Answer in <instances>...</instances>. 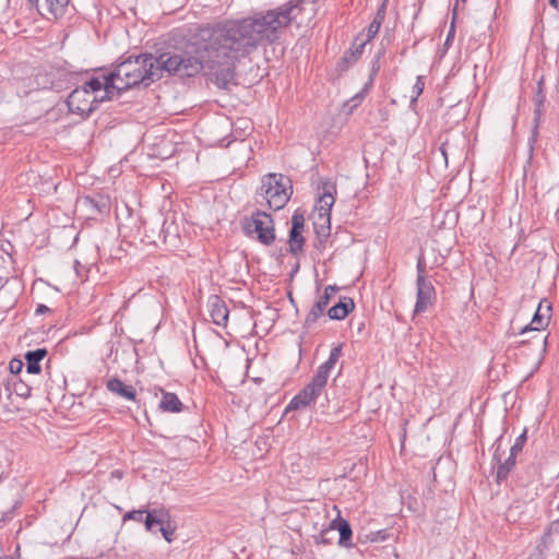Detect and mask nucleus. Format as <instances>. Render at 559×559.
Returning <instances> with one entry per match:
<instances>
[{
    "instance_id": "a211bd4d",
    "label": "nucleus",
    "mask_w": 559,
    "mask_h": 559,
    "mask_svg": "<svg viewBox=\"0 0 559 559\" xmlns=\"http://www.w3.org/2000/svg\"><path fill=\"white\" fill-rule=\"evenodd\" d=\"M48 350L46 348H37L29 350L25 354L26 371L31 374H37L40 372V361L47 356Z\"/></svg>"
},
{
    "instance_id": "c756f323",
    "label": "nucleus",
    "mask_w": 559,
    "mask_h": 559,
    "mask_svg": "<svg viewBox=\"0 0 559 559\" xmlns=\"http://www.w3.org/2000/svg\"><path fill=\"white\" fill-rule=\"evenodd\" d=\"M318 190L320 191V195L335 198L336 185L331 180L324 178L320 180Z\"/></svg>"
},
{
    "instance_id": "0eeeda50",
    "label": "nucleus",
    "mask_w": 559,
    "mask_h": 559,
    "mask_svg": "<svg viewBox=\"0 0 559 559\" xmlns=\"http://www.w3.org/2000/svg\"><path fill=\"white\" fill-rule=\"evenodd\" d=\"M416 302L414 314L425 312L429 307L433 306L437 300L436 289L427 278L416 280Z\"/></svg>"
},
{
    "instance_id": "5701e85b",
    "label": "nucleus",
    "mask_w": 559,
    "mask_h": 559,
    "mask_svg": "<svg viewBox=\"0 0 559 559\" xmlns=\"http://www.w3.org/2000/svg\"><path fill=\"white\" fill-rule=\"evenodd\" d=\"M304 245H305V238L302 236V233H299V231L298 233H289L288 251L292 254L297 255L300 252H302Z\"/></svg>"
},
{
    "instance_id": "9d476101",
    "label": "nucleus",
    "mask_w": 559,
    "mask_h": 559,
    "mask_svg": "<svg viewBox=\"0 0 559 559\" xmlns=\"http://www.w3.org/2000/svg\"><path fill=\"white\" fill-rule=\"evenodd\" d=\"M128 520H133L136 522H143L146 531L154 532V527L156 525H162L164 522L163 511L153 509L151 511L146 510H132L127 512L122 521L126 522Z\"/></svg>"
},
{
    "instance_id": "f704fd0d",
    "label": "nucleus",
    "mask_w": 559,
    "mask_h": 559,
    "mask_svg": "<svg viewBox=\"0 0 559 559\" xmlns=\"http://www.w3.org/2000/svg\"><path fill=\"white\" fill-rule=\"evenodd\" d=\"M380 27H381V25L379 24L378 21L377 22L371 21V23L367 27L366 32H365V29L362 31L364 32L362 40L367 44L370 43L371 39H373L374 36L379 33Z\"/></svg>"
},
{
    "instance_id": "f257e3e1",
    "label": "nucleus",
    "mask_w": 559,
    "mask_h": 559,
    "mask_svg": "<svg viewBox=\"0 0 559 559\" xmlns=\"http://www.w3.org/2000/svg\"><path fill=\"white\" fill-rule=\"evenodd\" d=\"M207 28V23L200 24L190 35L192 51L130 56L118 63L110 73L120 83V90H130L140 84L147 87L164 76L194 78L202 72L218 88L226 90L229 84L227 79H222L223 66L214 41L203 34Z\"/></svg>"
},
{
    "instance_id": "de8ad7c7",
    "label": "nucleus",
    "mask_w": 559,
    "mask_h": 559,
    "mask_svg": "<svg viewBox=\"0 0 559 559\" xmlns=\"http://www.w3.org/2000/svg\"><path fill=\"white\" fill-rule=\"evenodd\" d=\"M549 4H550L552 8L557 9V8H558V5H559V2H558V0H549Z\"/></svg>"
},
{
    "instance_id": "3c124183",
    "label": "nucleus",
    "mask_w": 559,
    "mask_h": 559,
    "mask_svg": "<svg viewBox=\"0 0 559 559\" xmlns=\"http://www.w3.org/2000/svg\"><path fill=\"white\" fill-rule=\"evenodd\" d=\"M112 474L116 476H120L119 471H115V472H112Z\"/></svg>"
},
{
    "instance_id": "20e7f679",
    "label": "nucleus",
    "mask_w": 559,
    "mask_h": 559,
    "mask_svg": "<svg viewBox=\"0 0 559 559\" xmlns=\"http://www.w3.org/2000/svg\"><path fill=\"white\" fill-rule=\"evenodd\" d=\"M551 302L548 301L547 299H543L539 301L531 323L525 325L521 330L520 334H525L526 332L532 331L538 333L535 334L531 340L522 341L520 344L527 343L533 345L537 350H539L542 355L546 353L548 335H542L540 330L545 329L549 324L551 318Z\"/></svg>"
},
{
    "instance_id": "c03bdc74",
    "label": "nucleus",
    "mask_w": 559,
    "mask_h": 559,
    "mask_svg": "<svg viewBox=\"0 0 559 559\" xmlns=\"http://www.w3.org/2000/svg\"><path fill=\"white\" fill-rule=\"evenodd\" d=\"M454 34H455V27L453 25V22L451 23V26H450V29H449V33H448V36H447V39H445V43L444 45H449L450 41L454 38Z\"/></svg>"
},
{
    "instance_id": "58836bf2",
    "label": "nucleus",
    "mask_w": 559,
    "mask_h": 559,
    "mask_svg": "<svg viewBox=\"0 0 559 559\" xmlns=\"http://www.w3.org/2000/svg\"><path fill=\"white\" fill-rule=\"evenodd\" d=\"M386 15V0H383L382 3L379 5L377 13L373 17V22H379L380 25H382L384 19Z\"/></svg>"
},
{
    "instance_id": "dca6fc26",
    "label": "nucleus",
    "mask_w": 559,
    "mask_h": 559,
    "mask_svg": "<svg viewBox=\"0 0 559 559\" xmlns=\"http://www.w3.org/2000/svg\"><path fill=\"white\" fill-rule=\"evenodd\" d=\"M355 308L354 300L350 297H342L340 301L328 310L331 320H343Z\"/></svg>"
},
{
    "instance_id": "473e14b6",
    "label": "nucleus",
    "mask_w": 559,
    "mask_h": 559,
    "mask_svg": "<svg viewBox=\"0 0 559 559\" xmlns=\"http://www.w3.org/2000/svg\"><path fill=\"white\" fill-rule=\"evenodd\" d=\"M551 530L549 528L543 534L540 542L533 554H540L544 557V551L551 545Z\"/></svg>"
},
{
    "instance_id": "8fccbe9b",
    "label": "nucleus",
    "mask_w": 559,
    "mask_h": 559,
    "mask_svg": "<svg viewBox=\"0 0 559 559\" xmlns=\"http://www.w3.org/2000/svg\"><path fill=\"white\" fill-rule=\"evenodd\" d=\"M441 151H442V155H443V156H444V158L447 159V153H445V151H444L443 148H441Z\"/></svg>"
},
{
    "instance_id": "c9c22d12",
    "label": "nucleus",
    "mask_w": 559,
    "mask_h": 559,
    "mask_svg": "<svg viewBox=\"0 0 559 559\" xmlns=\"http://www.w3.org/2000/svg\"><path fill=\"white\" fill-rule=\"evenodd\" d=\"M526 440H527V430L524 429V431L515 439L514 444L510 449V453L516 455L519 452H521Z\"/></svg>"
},
{
    "instance_id": "b1692460",
    "label": "nucleus",
    "mask_w": 559,
    "mask_h": 559,
    "mask_svg": "<svg viewBox=\"0 0 559 559\" xmlns=\"http://www.w3.org/2000/svg\"><path fill=\"white\" fill-rule=\"evenodd\" d=\"M342 348L343 344L334 346L330 352L328 360L319 367L330 373L342 355Z\"/></svg>"
},
{
    "instance_id": "bb28decb",
    "label": "nucleus",
    "mask_w": 559,
    "mask_h": 559,
    "mask_svg": "<svg viewBox=\"0 0 559 559\" xmlns=\"http://www.w3.org/2000/svg\"><path fill=\"white\" fill-rule=\"evenodd\" d=\"M384 53H385V49L384 47L382 46L378 52L376 53L373 60L371 61V68H370V74H369V79L367 82H370L371 83V86L373 85V82H374V78L376 75L378 74L379 70H380V59L382 57H384Z\"/></svg>"
},
{
    "instance_id": "f03ea898",
    "label": "nucleus",
    "mask_w": 559,
    "mask_h": 559,
    "mask_svg": "<svg viewBox=\"0 0 559 559\" xmlns=\"http://www.w3.org/2000/svg\"><path fill=\"white\" fill-rule=\"evenodd\" d=\"M304 3L305 0H298L249 17L207 23L209 28L203 34L214 41L223 66L222 79H227L229 85L235 84L236 68L241 60L260 46L277 41L292 23L299 26Z\"/></svg>"
},
{
    "instance_id": "79ce46f5",
    "label": "nucleus",
    "mask_w": 559,
    "mask_h": 559,
    "mask_svg": "<svg viewBox=\"0 0 559 559\" xmlns=\"http://www.w3.org/2000/svg\"><path fill=\"white\" fill-rule=\"evenodd\" d=\"M48 312H51V309L48 308L46 305H43V304L37 305L36 310H35L36 316L45 314Z\"/></svg>"
},
{
    "instance_id": "a19ab883",
    "label": "nucleus",
    "mask_w": 559,
    "mask_h": 559,
    "mask_svg": "<svg viewBox=\"0 0 559 559\" xmlns=\"http://www.w3.org/2000/svg\"><path fill=\"white\" fill-rule=\"evenodd\" d=\"M416 269H417V278L416 280H419L420 277L427 278L426 277V262H425V258L423 254H420L418 257Z\"/></svg>"
},
{
    "instance_id": "9b49d317",
    "label": "nucleus",
    "mask_w": 559,
    "mask_h": 559,
    "mask_svg": "<svg viewBox=\"0 0 559 559\" xmlns=\"http://www.w3.org/2000/svg\"><path fill=\"white\" fill-rule=\"evenodd\" d=\"M337 289L338 288L334 285L325 287L323 295H321L319 300L314 302L305 318L304 326L306 329H311L317 323L318 319L323 314L333 294L337 292Z\"/></svg>"
},
{
    "instance_id": "f8f14e48",
    "label": "nucleus",
    "mask_w": 559,
    "mask_h": 559,
    "mask_svg": "<svg viewBox=\"0 0 559 559\" xmlns=\"http://www.w3.org/2000/svg\"><path fill=\"white\" fill-rule=\"evenodd\" d=\"M323 391L309 382L302 390L298 392L289 402L286 412L302 409L314 403Z\"/></svg>"
},
{
    "instance_id": "393cba45",
    "label": "nucleus",
    "mask_w": 559,
    "mask_h": 559,
    "mask_svg": "<svg viewBox=\"0 0 559 559\" xmlns=\"http://www.w3.org/2000/svg\"><path fill=\"white\" fill-rule=\"evenodd\" d=\"M48 10L55 19L66 14L69 0H47Z\"/></svg>"
},
{
    "instance_id": "4c0bfd02",
    "label": "nucleus",
    "mask_w": 559,
    "mask_h": 559,
    "mask_svg": "<svg viewBox=\"0 0 559 559\" xmlns=\"http://www.w3.org/2000/svg\"><path fill=\"white\" fill-rule=\"evenodd\" d=\"M332 532L331 526L322 530L318 535L313 536L316 544L330 545L332 543V538L329 537V534Z\"/></svg>"
},
{
    "instance_id": "49530a36",
    "label": "nucleus",
    "mask_w": 559,
    "mask_h": 559,
    "mask_svg": "<svg viewBox=\"0 0 559 559\" xmlns=\"http://www.w3.org/2000/svg\"><path fill=\"white\" fill-rule=\"evenodd\" d=\"M515 508H516V507H511V508L509 509V511H508V513H507V518H508V520H510V519L513 516V514H512V513H513V510H514Z\"/></svg>"
},
{
    "instance_id": "f3484780",
    "label": "nucleus",
    "mask_w": 559,
    "mask_h": 559,
    "mask_svg": "<svg viewBox=\"0 0 559 559\" xmlns=\"http://www.w3.org/2000/svg\"><path fill=\"white\" fill-rule=\"evenodd\" d=\"M330 526H331L332 531H335V530L338 531V533H340L338 545L340 546H342V547H350L352 546L350 540H352V536H353V531H352L349 523L346 520L338 516L337 519L331 521Z\"/></svg>"
},
{
    "instance_id": "a18cd8bd",
    "label": "nucleus",
    "mask_w": 559,
    "mask_h": 559,
    "mask_svg": "<svg viewBox=\"0 0 559 559\" xmlns=\"http://www.w3.org/2000/svg\"><path fill=\"white\" fill-rule=\"evenodd\" d=\"M457 8H459V0L455 2L453 10H452V22L454 23L457 14Z\"/></svg>"
},
{
    "instance_id": "aec40b11",
    "label": "nucleus",
    "mask_w": 559,
    "mask_h": 559,
    "mask_svg": "<svg viewBox=\"0 0 559 559\" xmlns=\"http://www.w3.org/2000/svg\"><path fill=\"white\" fill-rule=\"evenodd\" d=\"M103 90L105 91V95L100 98H97V100H99V104L105 100H111L115 94L119 96L124 91L119 88L120 83L117 81L115 76H112L110 72L107 74H103Z\"/></svg>"
},
{
    "instance_id": "423d86ee",
    "label": "nucleus",
    "mask_w": 559,
    "mask_h": 559,
    "mask_svg": "<svg viewBox=\"0 0 559 559\" xmlns=\"http://www.w3.org/2000/svg\"><path fill=\"white\" fill-rule=\"evenodd\" d=\"M534 100H535L534 119H533L534 126L532 128V132H531V135L528 138V143H527L530 158H532V156H533L534 145L538 139V128H539L540 118L545 110L544 103L546 100V94L544 91V78H540L537 82V90L535 92Z\"/></svg>"
},
{
    "instance_id": "4468645a",
    "label": "nucleus",
    "mask_w": 559,
    "mask_h": 559,
    "mask_svg": "<svg viewBox=\"0 0 559 559\" xmlns=\"http://www.w3.org/2000/svg\"><path fill=\"white\" fill-rule=\"evenodd\" d=\"M313 228L318 239L317 247L323 248L331 234V213H318V217L313 222Z\"/></svg>"
},
{
    "instance_id": "7ed1b4c3",
    "label": "nucleus",
    "mask_w": 559,
    "mask_h": 559,
    "mask_svg": "<svg viewBox=\"0 0 559 559\" xmlns=\"http://www.w3.org/2000/svg\"><path fill=\"white\" fill-rule=\"evenodd\" d=\"M293 188L290 179L282 174H267L262 178L261 195L269 207L274 211L282 210L290 199Z\"/></svg>"
},
{
    "instance_id": "7c9ffc66",
    "label": "nucleus",
    "mask_w": 559,
    "mask_h": 559,
    "mask_svg": "<svg viewBox=\"0 0 559 559\" xmlns=\"http://www.w3.org/2000/svg\"><path fill=\"white\" fill-rule=\"evenodd\" d=\"M329 376H330L329 372H326L325 370L318 367L316 374L313 376V378L311 379L310 382L313 385H316L318 389L323 391L326 386Z\"/></svg>"
},
{
    "instance_id": "cd10ccee",
    "label": "nucleus",
    "mask_w": 559,
    "mask_h": 559,
    "mask_svg": "<svg viewBox=\"0 0 559 559\" xmlns=\"http://www.w3.org/2000/svg\"><path fill=\"white\" fill-rule=\"evenodd\" d=\"M424 88H425V76L424 75H418L416 78V82H415V84L413 85V88H412L413 95L411 97V103H409L411 107H414L416 105L418 97L424 92Z\"/></svg>"
},
{
    "instance_id": "6ab92c4d",
    "label": "nucleus",
    "mask_w": 559,
    "mask_h": 559,
    "mask_svg": "<svg viewBox=\"0 0 559 559\" xmlns=\"http://www.w3.org/2000/svg\"><path fill=\"white\" fill-rule=\"evenodd\" d=\"M162 391V400L159 402V409L167 413H180L183 409V404L177 396V394L167 392L165 390Z\"/></svg>"
},
{
    "instance_id": "39448f33",
    "label": "nucleus",
    "mask_w": 559,
    "mask_h": 559,
    "mask_svg": "<svg viewBox=\"0 0 559 559\" xmlns=\"http://www.w3.org/2000/svg\"><path fill=\"white\" fill-rule=\"evenodd\" d=\"M242 230L247 237L255 235V239L264 246H271L275 240L273 217L260 210L253 212L250 217H245Z\"/></svg>"
},
{
    "instance_id": "37998d69",
    "label": "nucleus",
    "mask_w": 559,
    "mask_h": 559,
    "mask_svg": "<svg viewBox=\"0 0 559 559\" xmlns=\"http://www.w3.org/2000/svg\"><path fill=\"white\" fill-rule=\"evenodd\" d=\"M22 366H23V362L21 360H17V359H13L10 362V369H11L12 372L20 371Z\"/></svg>"
},
{
    "instance_id": "2f4dec72",
    "label": "nucleus",
    "mask_w": 559,
    "mask_h": 559,
    "mask_svg": "<svg viewBox=\"0 0 559 559\" xmlns=\"http://www.w3.org/2000/svg\"><path fill=\"white\" fill-rule=\"evenodd\" d=\"M305 226V216L300 211H295L292 216V228L289 233H302Z\"/></svg>"
},
{
    "instance_id": "ddd939ff",
    "label": "nucleus",
    "mask_w": 559,
    "mask_h": 559,
    "mask_svg": "<svg viewBox=\"0 0 559 559\" xmlns=\"http://www.w3.org/2000/svg\"><path fill=\"white\" fill-rule=\"evenodd\" d=\"M210 308V316L218 326H226L228 322L229 310L225 301L217 295H212L207 301Z\"/></svg>"
},
{
    "instance_id": "09e8293b",
    "label": "nucleus",
    "mask_w": 559,
    "mask_h": 559,
    "mask_svg": "<svg viewBox=\"0 0 559 559\" xmlns=\"http://www.w3.org/2000/svg\"><path fill=\"white\" fill-rule=\"evenodd\" d=\"M0 559H14V558L11 556H3V557H0Z\"/></svg>"
},
{
    "instance_id": "72a5a7b5",
    "label": "nucleus",
    "mask_w": 559,
    "mask_h": 559,
    "mask_svg": "<svg viewBox=\"0 0 559 559\" xmlns=\"http://www.w3.org/2000/svg\"><path fill=\"white\" fill-rule=\"evenodd\" d=\"M334 203H335V198L319 195V200H318V204L316 205V209L318 210V213H321V212L330 213Z\"/></svg>"
},
{
    "instance_id": "1a4fd4ad",
    "label": "nucleus",
    "mask_w": 559,
    "mask_h": 559,
    "mask_svg": "<svg viewBox=\"0 0 559 559\" xmlns=\"http://www.w3.org/2000/svg\"><path fill=\"white\" fill-rule=\"evenodd\" d=\"M364 32H360L353 40L350 47L344 51L342 58L337 62V70L341 72L347 71L354 66L362 56L364 49L367 45L362 40Z\"/></svg>"
},
{
    "instance_id": "412c9836",
    "label": "nucleus",
    "mask_w": 559,
    "mask_h": 559,
    "mask_svg": "<svg viewBox=\"0 0 559 559\" xmlns=\"http://www.w3.org/2000/svg\"><path fill=\"white\" fill-rule=\"evenodd\" d=\"M515 459H516V455L510 453L507 460H504L503 462L501 460L500 463H497L498 464L497 483L500 484L501 481H503L508 478L511 469L515 465Z\"/></svg>"
},
{
    "instance_id": "c85d7f7f",
    "label": "nucleus",
    "mask_w": 559,
    "mask_h": 559,
    "mask_svg": "<svg viewBox=\"0 0 559 559\" xmlns=\"http://www.w3.org/2000/svg\"><path fill=\"white\" fill-rule=\"evenodd\" d=\"M103 86H104V79L102 75V76L91 78L88 81H86L81 86V88L86 90V94L88 95L90 93H94V92H98V91L103 90Z\"/></svg>"
},
{
    "instance_id": "4be33fe9",
    "label": "nucleus",
    "mask_w": 559,
    "mask_h": 559,
    "mask_svg": "<svg viewBox=\"0 0 559 559\" xmlns=\"http://www.w3.org/2000/svg\"><path fill=\"white\" fill-rule=\"evenodd\" d=\"M371 90V83L366 82L362 86V88L356 93L346 104L345 107H348V112H352L355 108H357L365 97L368 95V93Z\"/></svg>"
},
{
    "instance_id": "e433bc0d",
    "label": "nucleus",
    "mask_w": 559,
    "mask_h": 559,
    "mask_svg": "<svg viewBox=\"0 0 559 559\" xmlns=\"http://www.w3.org/2000/svg\"><path fill=\"white\" fill-rule=\"evenodd\" d=\"M502 439H503V436L498 437L492 444V448H493L492 462H495V463H500V461L502 459V454H503Z\"/></svg>"
},
{
    "instance_id": "ea45409f",
    "label": "nucleus",
    "mask_w": 559,
    "mask_h": 559,
    "mask_svg": "<svg viewBox=\"0 0 559 559\" xmlns=\"http://www.w3.org/2000/svg\"><path fill=\"white\" fill-rule=\"evenodd\" d=\"M159 526V532L162 533L163 537L170 543L173 540V536L175 534V528L170 526L168 523L166 526L164 525V522Z\"/></svg>"
},
{
    "instance_id": "603ef678",
    "label": "nucleus",
    "mask_w": 559,
    "mask_h": 559,
    "mask_svg": "<svg viewBox=\"0 0 559 559\" xmlns=\"http://www.w3.org/2000/svg\"><path fill=\"white\" fill-rule=\"evenodd\" d=\"M462 2H465L466 0H461Z\"/></svg>"
},
{
    "instance_id": "a878e982",
    "label": "nucleus",
    "mask_w": 559,
    "mask_h": 559,
    "mask_svg": "<svg viewBox=\"0 0 559 559\" xmlns=\"http://www.w3.org/2000/svg\"><path fill=\"white\" fill-rule=\"evenodd\" d=\"M5 389L10 393L13 391L16 395L24 397V399H26L31 395V390H32L31 386H28L23 381H13L12 383L8 382Z\"/></svg>"
},
{
    "instance_id": "6e6552de",
    "label": "nucleus",
    "mask_w": 559,
    "mask_h": 559,
    "mask_svg": "<svg viewBox=\"0 0 559 559\" xmlns=\"http://www.w3.org/2000/svg\"><path fill=\"white\" fill-rule=\"evenodd\" d=\"M86 90H82L81 87H76L73 90L68 96L67 104L69 109L72 112L78 114H86L87 116L96 110L99 105V100L97 97H94L92 100L86 99Z\"/></svg>"
},
{
    "instance_id": "2eb2a0df",
    "label": "nucleus",
    "mask_w": 559,
    "mask_h": 559,
    "mask_svg": "<svg viewBox=\"0 0 559 559\" xmlns=\"http://www.w3.org/2000/svg\"><path fill=\"white\" fill-rule=\"evenodd\" d=\"M106 389L127 401H135L136 390L133 385L127 384L117 377L107 380Z\"/></svg>"
}]
</instances>
